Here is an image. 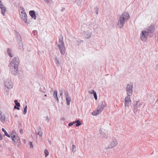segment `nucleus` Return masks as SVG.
I'll use <instances>...</instances> for the list:
<instances>
[{
	"mask_svg": "<svg viewBox=\"0 0 158 158\" xmlns=\"http://www.w3.org/2000/svg\"><path fill=\"white\" fill-rule=\"evenodd\" d=\"M19 60L18 57L14 58L9 64V67L12 74L16 75L17 73L19 65Z\"/></svg>",
	"mask_w": 158,
	"mask_h": 158,
	"instance_id": "nucleus-1",
	"label": "nucleus"
},
{
	"mask_svg": "<svg viewBox=\"0 0 158 158\" xmlns=\"http://www.w3.org/2000/svg\"><path fill=\"white\" fill-rule=\"evenodd\" d=\"M130 18L129 14L126 12L123 13L120 15L117 24V27L119 29L122 28L125 23Z\"/></svg>",
	"mask_w": 158,
	"mask_h": 158,
	"instance_id": "nucleus-2",
	"label": "nucleus"
},
{
	"mask_svg": "<svg viewBox=\"0 0 158 158\" xmlns=\"http://www.w3.org/2000/svg\"><path fill=\"white\" fill-rule=\"evenodd\" d=\"M58 47L60 51V53L62 55L64 54L66 50L63 41V38L62 37L59 38Z\"/></svg>",
	"mask_w": 158,
	"mask_h": 158,
	"instance_id": "nucleus-3",
	"label": "nucleus"
},
{
	"mask_svg": "<svg viewBox=\"0 0 158 158\" xmlns=\"http://www.w3.org/2000/svg\"><path fill=\"white\" fill-rule=\"evenodd\" d=\"M15 132V131H12L11 137L15 146L18 147L20 145V141L18 135Z\"/></svg>",
	"mask_w": 158,
	"mask_h": 158,
	"instance_id": "nucleus-4",
	"label": "nucleus"
},
{
	"mask_svg": "<svg viewBox=\"0 0 158 158\" xmlns=\"http://www.w3.org/2000/svg\"><path fill=\"white\" fill-rule=\"evenodd\" d=\"M106 105V104L105 103L102 102L99 105L97 110L93 112L92 113V114L94 116H97L103 110Z\"/></svg>",
	"mask_w": 158,
	"mask_h": 158,
	"instance_id": "nucleus-5",
	"label": "nucleus"
},
{
	"mask_svg": "<svg viewBox=\"0 0 158 158\" xmlns=\"http://www.w3.org/2000/svg\"><path fill=\"white\" fill-rule=\"evenodd\" d=\"M133 84L132 83H130L127 85L126 87V90L127 95L131 96L133 92Z\"/></svg>",
	"mask_w": 158,
	"mask_h": 158,
	"instance_id": "nucleus-6",
	"label": "nucleus"
},
{
	"mask_svg": "<svg viewBox=\"0 0 158 158\" xmlns=\"http://www.w3.org/2000/svg\"><path fill=\"white\" fill-rule=\"evenodd\" d=\"M148 34L144 30L142 31L140 34V38L143 41H145L147 38Z\"/></svg>",
	"mask_w": 158,
	"mask_h": 158,
	"instance_id": "nucleus-7",
	"label": "nucleus"
},
{
	"mask_svg": "<svg viewBox=\"0 0 158 158\" xmlns=\"http://www.w3.org/2000/svg\"><path fill=\"white\" fill-rule=\"evenodd\" d=\"M5 86L8 89H11L13 87V84L10 79L6 80L4 82Z\"/></svg>",
	"mask_w": 158,
	"mask_h": 158,
	"instance_id": "nucleus-8",
	"label": "nucleus"
},
{
	"mask_svg": "<svg viewBox=\"0 0 158 158\" xmlns=\"http://www.w3.org/2000/svg\"><path fill=\"white\" fill-rule=\"evenodd\" d=\"M155 27L153 25H150L149 26H148L146 29H144L145 30L147 33L149 34V33H153L155 30Z\"/></svg>",
	"mask_w": 158,
	"mask_h": 158,
	"instance_id": "nucleus-9",
	"label": "nucleus"
},
{
	"mask_svg": "<svg viewBox=\"0 0 158 158\" xmlns=\"http://www.w3.org/2000/svg\"><path fill=\"white\" fill-rule=\"evenodd\" d=\"M16 35V39L18 41H19V44H21V47H20V48L21 49L23 48V44L22 41V39L21 37V36L19 34V33L17 31H16L15 32Z\"/></svg>",
	"mask_w": 158,
	"mask_h": 158,
	"instance_id": "nucleus-10",
	"label": "nucleus"
},
{
	"mask_svg": "<svg viewBox=\"0 0 158 158\" xmlns=\"http://www.w3.org/2000/svg\"><path fill=\"white\" fill-rule=\"evenodd\" d=\"M20 17L22 20V21L24 22L25 23H27V16L26 12L24 13H20Z\"/></svg>",
	"mask_w": 158,
	"mask_h": 158,
	"instance_id": "nucleus-11",
	"label": "nucleus"
},
{
	"mask_svg": "<svg viewBox=\"0 0 158 158\" xmlns=\"http://www.w3.org/2000/svg\"><path fill=\"white\" fill-rule=\"evenodd\" d=\"M127 96L125 97V107L128 106L130 103L131 102V99L130 98V96Z\"/></svg>",
	"mask_w": 158,
	"mask_h": 158,
	"instance_id": "nucleus-12",
	"label": "nucleus"
},
{
	"mask_svg": "<svg viewBox=\"0 0 158 158\" xmlns=\"http://www.w3.org/2000/svg\"><path fill=\"white\" fill-rule=\"evenodd\" d=\"M118 143L116 139H114L113 141L110 143L109 146L107 147L106 149H109L113 148L117 145Z\"/></svg>",
	"mask_w": 158,
	"mask_h": 158,
	"instance_id": "nucleus-13",
	"label": "nucleus"
},
{
	"mask_svg": "<svg viewBox=\"0 0 158 158\" xmlns=\"http://www.w3.org/2000/svg\"><path fill=\"white\" fill-rule=\"evenodd\" d=\"M91 31L89 30L88 31H84L83 33V36L86 38L89 39L91 36Z\"/></svg>",
	"mask_w": 158,
	"mask_h": 158,
	"instance_id": "nucleus-14",
	"label": "nucleus"
},
{
	"mask_svg": "<svg viewBox=\"0 0 158 158\" xmlns=\"http://www.w3.org/2000/svg\"><path fill=\"white\" fill-rule=\"evenodd\" d=\"M137 103L136 105H134V108L133 109V112L134 113H135L139 110L140 109L142 106V104L139 103L137 105Z\"/></svg>",
	"mask_w": 158,
	"mask_h": 158,
	"instance_id": "nucleus-15",
	"label": "nucleus"
},
{
	"mask_svg": "<svg viewBox=\"0 0 158 158\" xmlns=\"http://www.w3.org/2000/svg\"><path fill=\"white\" fill-rule=\"evenodd\" d=\"M6 116L4 114H2V112L0 110V120L3 123H4L5 122Z\"/></svg>",
	"mask_w": 158,
	"mask_h": 158,
	"instance_id": "nucleus-16",
	"label": "nucleus"
},
{
	"mask_svg": "<svg viewBox=\"0 0 158 158\" xmlns=\"http://www.w3.org/2000/svg\"><path fill=\"white\" fill-rule=\"evenodd\" d=\"M29 14L31 16L33 19H36V16L34 10H30L29 12Z\"/></svg>",
	"mask_w": 158,
	"mask_h": 158,
	"instance_id": "nucleus-17",
	"label": "nucleus"
},
{
	"mask_svg": "<svg viewBox=\"0 0 158 158\" xmlns=\"http://www.w3.org/2000/svg\"><path fill=\"white\" fill-rule=\"evenodd\" d=\"M53 96L54 98L56 100V102H57L58 103L59 102V99L57 97V90H55L54 91Z\"/></svg>",
	"mask_w": 158,
	"mask_h": 158,
	"instance_id": "nucleus-18",
	"label": "nucleus"
},
{
	"mask_svg": "<svg viewBox=\"0 0 158 158\" xmlns=\"http://www.w3.org/2000/svg\"><path fill=\"white\" fill-rule=\"evenodd\" d=\"M11 49L8 48L7 50V53L8 55V56L10 57H12L14 55L13 54H12L11 52Z\"/></svg>",
	"mask_w": 158,
	"mask_h": 158,
	"instance_id": "nucleus-19",
	"label": "nucleus"
},
{
	"mask_svg": "<svg viewBox=\"0 0 158 158\" xmlns=\"http://www.w3.org/2000/svg\"><path fill=\"white\" fill-rule=\"evenodd\" d=\"M1 9V10L2 11V14L4 15H5V12L6 11V8L4 6H1V7H0Z\"/></svg>",
	"mask_w": 158,
	"mask_h": 158,
	"instance_id": "nucleus-20",
	"label": "nucleus"
},
{
	"mask_svg": "<svg viewBox=\"0 0 158 158\" xmlns=\"http://www.w3.org/2000/svg\"><path fill=\"white\" fill-rule=\"evenodd\" d=\"M54 62L56 64L57 66H59L60 65L59 60L56 56L55 57Z\"/></svg>",
	"mask_w": 158,
	"mask_h": 158,
	"instance_id": "nucleus-21",
	"label": "nucleus"
},
{
	"mask_svg": "<svg viewBox=\"0 0 158 158\" xmlns=\"http://www.w3.org/2000/svg\"><path fill=\"white\" fill-rule=\"evenodd\" d=\"M19 14L20 13L22 14V13H24L26 12L24 8L22 6H20L19 7Z\"/></svg>",
	"mask_w": 158,
	"mask_h": 158,
	"instance_id": "nucleus-22",
	"label": "nucleus"
},
{
	"mask_svg": "<svg viewBox=\"0 0 158 158\" xmlns=\"http://www.w3.org/2000/svg\"><path fill=\"white\" fill-rule=\"evenodd\" d=\"M66 104L68 105H69L70 104V103L71 101V99L70 97H66Z\"/></svg>",
	"mask_w": 158,
	"mask_h": 158,
	"instance_id": "nucleus-23",
	"label": "nucleus"
},
{
	"mask_svg": "<svg viewBox=\"0 0 158 158\" xmlns=\"http://www.w3.org/2000/svg\"><path fill=\"white\" fill-rule=\"evenodd\" d=\"M2 131L4 133V135H6L8 137H10V135L8 134L4 128H2Z\"/></svg>",
	"mask_w": 158,
	"mask_h": 158,
	"instance_id": "nucleus-24",
	"label": "nucleus"
},
{
	"mask_svg": "<svg viewBox=\"0 0 158 158\" xmlns=\"http://www.w3.org/2000/svg\"><path fill=\"white\" fill-rule=\"evenodd\" d=\"M99 132L102 137H105L106 136L107 134L106 133H104L103 132H102V131L101 129H100V130L99 131Z\"/></svg>",
	"mask_w": 158,
	"mask_h": 158,
	"instance_id": "nucleus-25",
	"label": "nucleus"
},
{
	"mask_svg": "<svg viewBox=\"0 0 158 158\" xmlns=\"http://www.w3.org/2000/svg\"><path fill=\"white\" fill-rule=\"evenodd\" d=\"M64 95L65 96V98L69 97V93L67 90H64Z\"/></svg>",
	"mask_w": 158,
	"mask_h": 158,
	"instance_id": "nucleus-26",
	"label": "nucleus"
},
{
	"mask_svg": "<svg viewBox=\"0 0 158 158\" xmlns=\"http://www.w3.org/2000/svg\"><path fill=\"white\" fill-rule=\"evenodd\" d=\"M15 103L16 106L19 107L20 106V104L19 102H18V101L16 100H15L14 101Z\"/></svg>",
	"mask_w": 158,
	"mask_h": 158,
	"instance_id": "nucleus-27",
	"label": "nucleus"
},
{
	"mask_svg": "<svg viewBox=\"0 0 158 158\" xmlns=\"http://www.w3.org/2000/svg\"><path fill=\"white\" fill-rule=\"evenodd\" d=\"M72 152H75L76 151V148L74 145H72Z\"/></svg>",
	"mask_w": 158,
	"mask_h": 158,
	"instance_id": "nucleus-28",
	"label": "nucleus"
},
{
	"mask_svg": "<svg viewBox=\"0 0 158 158\" xmlns=\"http://www.w3.org/2000/svg\"><path fill=\"white\" fill-rule=\"evenodd\" d=\"M27 106H26L24 108V110L23 111V114L25 115L27 112Z\"/></svg>",
	"mask_w": 158,
	"mask_h": 158,
	"instance_id": "nucleus-29",
	"label": "nucleus"
},
{
	"mask_svg": "<svg viewBox=\"0 0 158 158\" xmlns=\"http://www.w3.org/2000/svg\"><path fill=\"white\" fill-rule=\"evenodd\" d=\"M44 153H45V157H46L49 154L48 152L47 149H45L44 151Z\"/></svg>",
	"mask_w": 158,
	"mask_h": 158,
	"instance_id": "nucleus-30",
	"label": "nucleus"
},
{
	"mask_svg": "<svg viewBox=\"0 0 158 158\" xmlns=\"http://www.w3.org/2000/svg\"><path fill=\"white\" fill-rule=\"evenodd\" d=\"M89 93L90 94H93L94 95L96 93V92L94 90H92L91 91H89Z\"/></svg>",
	"mask_w": 158,
	"mask_h": 158,
	"instance_id": "nucleus-31",
	"label": "nucleus"
},
{
	"mask_svg": "<svg viewBox=\"0 0 158 158\" xmlns=\"http://www.w3.org/2000/svg\"><path fill=\"white\" fill-rule=\"evenodd\" d=\"M43 133L42 131H40L38 132V135L40 137H41L42 135H43Z\"/></svg>",
	"mask_w": 158,
	"mask_h": 158,
	"instance_id": "nucleus-32",
	"label": "nucleus"
},
{
	"mask_svg": "<svg viewBox=\"0 0 158 158\" xmlns=\"http://www.w3.org/2000/svg\"><path fill=\"white\" fill-rule=\"evenodd\" d=\"M94 96L95 99L96 100H97V94H96V93L94 94Z\"/></svg>",
	"mask_w": 158,
	"mask_h": 158,
	"instance_id": "nucleus-33",
	"label": "nucleus"
},
{
	"mask_svg": "<svg viewBox=\"0 0 158 158\" xmlns=\"http://www.w3.org/2000/svg\"><path fill=\"white\" fill-rule=\"evenodd\" d=\"M98 8H96L95 9V12L97 15L98 14Z\"/></svg>",
	"mask_w": 158,
	"mask_h": 158,
	"instance_id": "nucleus-34",
	"label": "nucleus"
},
{
	"mask_svg": "<svg viewBox=\"0 0 158 158\" xmlns=\"http://www.w3.org/2000/svg\"><path fill=\"white\" fill-rule=\"evenodd\" d=\"M82 41H76V44L78 45H79L81 43V42Z\"/></svg>",
	"mask_w": 158,
	"mask_h": 158,
	"instance_id": "nucleus-35",
	"label": "nucleus"
},
{
	"mask_svg": "<svg viewBox=\"0 0 158 158\" xmlns=\"http://www.w3.org/2000/svg\"><path fill=\"white\" fill-rule=\"evenodd\" d=\"M81 122L77 123L76 124V127H78L79 126L81 125Z\"/></svg>",
	"mask_w": 158,
	"mask_h": 158,
	"instance_id": "nucleus-36",
	"label": "nucleus"
},
{
	"mask_svg": "<svg viewBox=\"0 0 158 158\" xmlns=\"http://www.w3.org/2000/svg\"><path fill=\"white\" fill-rule=\"evenodd\" d=\"M29 144L30 145V147L31 148H32L33 147V146L32 145V143L31 142H30Z\"/></svg>",
	"mask_w": 158,
	"mask_h": 158,
	"instance_id": "nucleus-37",
	"label": "nucleus"
},
{
	"mask_svg": "<svg viewBox=\"0 0 158 158\" xmlns=\"http://www.w3.org/2000/svg\"><path fill=\"white\" fill-rule=\"evenodd\" d=\"M17 106H16V105L14 107V109H17L18 110H19L20 109V108H19V107L18 106L17 107Z\"/></svg>",
	"mask_w": 158,
	"mask_h": 158,
	"instance_id": "nucleus-38",
	"label": "nucleus"
},
{
	"mask_svg": "<svg viewBox=\"0 0 158 158\" xmlns=\"http://www.w3.org/2000/svg\"><path fill=\"white\" fill-rule=\"evenodd\" d=\"M46 121L48 123H49V119L48 116H47L46 117Z\"/></svg>",
	"mask_w": 158,
	"mask_h": 158,
	"instance_id": "nucleus-39",
	"label": "nucleus"
},
{
	"mask_svg": "<svg viewBox=\"0 0 158 158\" xmlns=\"http://www.w3.org/2000/svg\"><path fill=\"white\" fill-rule=\"evenodd\" d=\"M19 132L20 133L22 134L23 133V130L22 129H20L19 130Z\"/></svg>",
	"mask_w": 158,
	"mask_h": 158,
	"instance_id": "nucleus-40",
	"label": "nucleus"
},
{
	"mask_svg": "<svg viewBox=\"0 0 158 158\" xmlns=\"http://www.w3.org/2000/svg\"><path fill=\"white\" fill-rule=\"evenodd\" d=\"M18 44H19V48L20 49H21L20 48V47H21V44H19V41H18ZM22 49H23V48H22V49H21V50H22Z\"/></svg>",
	"mask_w": 158,
	"mask_h": 158,
	"instance_id": "nucleus-41",
	"label": "nucleus"
},
{
	"mask_svg": "<svg viewBox=\"0 0 158 158\" xmlns=\"http://www.w3.org/2000/svg\"><path fill=\"white\" fill-rule=\"evenodd\" d=\"M45 2L48 3L50 2V0H43Z\"/></svg>",
	"mask_w": 158,
	"mask_h": 158,
	"instance_id": "nucleus-42",
	"label": "nucleus"
},
{
	"mask_svg": "<svg viewBox=\"0 0 158 158\" xmlns=\"http://www.w3.org/2000/svg\"><path fill=\"white\" fill-rule=\"evenodd\" d=\"M3 139L2 136V135L1 133L0 132V140H2Z\"/></svg>",
	"mask_w": 158,
	"mask_h": 158,
	"instance_id": "nucleus-43",
	"label": "nucleus"
},
{
	"mask_svg": "<svg viewBox=\"0 0 158 158\" xmlns=\"http://www.w3.org/2000/svg\"><path fill=\"white\" fill-rule=\"evenodd\" d=\"M65 10V8L64 7H62V9L61 10V11L63 12Z\"/></svg>",
	"mask_w": 158,
	"mask_h": 158,
	"instance_id": "nucleus-44",
	"label": "nucleus"
},
{
	"mask_svg": "<svg viewBox=\"0 0 158 158\" xmlns=\"http://www.w3.org/2000/svg\"><path fill=\"white\" fill-rule=\"evenodd\" d=\"M73 125V123H69V124H68V126H69L70 127V126H72Z\"/></svg>",
	"mask_w": 158,
	"mask_h": 158,
	"instance_id": "nucleus-45",
	"label": "nucleus"
},
{
	"mask_svg": "<svg viewBox=\"0 0 158 158\" xmlns=\"http://www.w3.org/2000/svg\"><path fill=\"white\" fill-rule=\"evenodd\" d=\"M1 6H3V5L2 4V1H1V0H0V7H1Z\"/></svg>",
	"mask_w": 158,
	"mask_h": 158,
	"instance_id": "nucleus-46",
	"label": "nucleus"
},
{
	"mask_svg": "<svg viewBox=\"0 0 158 158\" xmlns=\"http://www.w3.org/2000/svg\"><path fill=\"white\" fill-rule=\"evenodd\" d=\"M4 90L5 91V92H6L8 94V91H7L6 90V88H4Z\"/></svg>",
	"mask_w": 158,
	"mask_h": 158,
	"instance_id": "nucleus-47",
	"label": "nucleus"
},
{
	"mask_svg": "<svg viewBox=\"0 0 158 158\" xmlns=\"http://www.w3.org/2000/svg\"><path fill=\"white\" fill-rule=\"evenodd\" d=\"M155 69L156 70L158 69V64H157L156 67Z\"/></svg>",
	"mask_w": 158,
	"mask_h": 158,
	"instance_id": "nucleus-48",
	"label": "nucleus"
},
{
	"mask_svg": "<svg viewBox=\"0 0 158 158\" xmlns=\"http://www.w3.org/2000/svg\"><path fill=\"white\" fill-rule=\"evenodd\" d=\"M76 123H80L81 122L79 120H77L76 121H75Z\"/></svg>",
	"mask_w": 158,
	"mask_h": 158,
	"instance_id": "nucleus-49",
	"label": "nucleus"
},
{
	"mask_svg": "<svg viewBox=\"0 0 158 158\" xmlns=\"http://www.w3.org/2000/svg\"><path fill=\"white\" fill-rule=\"evenodd\" d=\"M60 91V96H61L63 95V92L62 91Z\"/></svg>",
	"mask_w": 158,
	"mask_h": 158,
	"instance_id": "nucleus-50",
	"label": "nucleus"
},
{
	"mask_svg": "<svg viewBox=\"0 0 158 158\" xmlns=\"http://www.w3.org/2000/svg\"><path fill=\"white\" fill-rule=\"evenodd\" d=\"M15 118H17V117H18V115H17V114H15Z\"/></svg>",
	"mask_w": 158,
	"mask_h": 158,
	"instance_id": "nucleus-51",
	"label": "nucleus"
},
{
	"mask_svg": "<svg viewBox=\"0 0 158 158\" xmlns=\"http://www.w3.org/2000/svg\"><path fill=\"white\" fill-rule=\"evenodd\" d=\"M33 32L35 34V33H36V32H37V31H35V30H34V31H33Z\"/></svg>",
	"mask_w": 158,
	"mask_h": 158,
	"instance_id": "nucleus-52",
	"label": "nucleus"
},
{
	"mask_svg": "<svg viewBox=\"0 0 158 158\" xmlns=\"http://www.w3.org/2000/svg\"><path fill=\"white\" fill-rule=\"evenodd\" d=\"M72 123L73 125V124L75 123H76L75 122V121L73 122H72Z\"/></svg>",
	"mask_w": 158,
	"mask_h": 158,
	"instance_id": "nucleus-53",
	"label": "nucleus"
},
{
	"mask_svg": "<svg viewBox=\"0 0 158 158\" xmlns=\"http://www.w3.org/2000/svg\"><path fill=\"white\" fill-rule=\"evenodd\" d=\"M24 143H25V142H26V140L25 139L24 140Z\"/></svg>",
	"mask_w": 158,
	"mask_h": 158,
	"instance_id": "nucleus-54",
	"label": "nucleus"
},
{
	"mask_svg": "<svg viewBox=\"0 0 158 158\" xmlns=\"http://www.w3.org/2000/svg\"><path fill=\"white\" fill-rule=\"evenodd\" d=\"M44 96H45V97H46V96H47V95H46V94H45V95H44Z\"/></svg>",
	"mask_w": 158,
	"mask_h": 158,
	"instance_id": "nucleus-55",
	"label": "nucleus"
}]
</instances>
